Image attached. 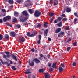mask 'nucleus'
Returning a JSON list of instances; mask_svg holds the SVG:
<instances>
[{"label": "nucleus", "instance_id": "bf43d9fd", "mask_svg": "<svg viewBox=\"0 0 78 78\" xmlns=\"http://www.w3.org/2000/svg\"><path fill=\"white\" fill-rule=\"evenodd\" d=\"M10 64H11L13 63V62L12 61H11V60H10Z\"/></svg>", "mask_w": 78, "mask_h": 78}, {"label": "nucleus", "instance_id": "a18cd8bd", "mask_svg": "<svg viewBox=\"0 0 78 78\" xmlns=\"http://www.w3.org/2000/svg\"><path fill=\"white\" fill-rule=\"evenodd\" d=\"M62 67H63V68H64L65 66H64V64L63 63H61V64Z\"/></svg>", "mask_w": 78, "mask_h": 78}, {"label": "nucleus", "instance_id": "49530a36", "mask_svg": "<svg viewBox=\"0 0 78 78\" xmlns=\"http://www.w3.org/2000/svg\"><path fill=\"white\" fill-rule=\"evenodd\" d=\"M31 51H32V52H34V51H35V50H34V49L32 48L31 50Z\"/></svg>", "mask_w": 78, "mask_h": 78}, {"label": "nucleus", "instance_id": "473e14b6", "mask_svg": "<svg viewBox=\"0 0 78 78\" xmlns=\"http://www.w3.org/2000/svg\"><path fill=\"white\" fill-rule=\"evenodd\" d=\"M69 26H66L65 29L66 30H69Z\"/></svg>", "mask_w": 78, "mask_h": 78}, {"label": "nucleus", "instance_id": "6e6552de", "mask_svg": "<svg viewBox=\"0 0 78 78\" xmlns=\"http://www.w3.org/2000/svg\"><path fill=\"white\" fill-rule=\"evenodd\" d=\"M33 60L35 62L36 64H38V63L40 62V60L38 58H34Z\"/></svg>", "mask_w": 78, "mask_h": 78}, {"label": "nucleus", "instance_id": "69168bd1", "mask_svg": "<svg viewBox=\"0 0 78 78\" xmlns=\"http://www.w3.org/2000/svg\"><path fill=\"white\" fill-rule=\"evenodd\" d=\"M39 33L40 34H42V32L41 31H40Z\"/></svg>", "mask_w": 78, "mask_h": 78}, {"label": "nucleus", "instance_id": "7ed1b4c3", "mask_svg": "<svg viewBox=\"0 0 78 78\" xmlns=\"http://www.w3.org/2000/svg\"><path fill=\"white\" fill-rule=\"evenodd\" d=\"M42 15V13L38 11L37 10H35L34 13V16L35 17H39L40 16Z\"/></svg>", "mask_w": 78, "mask_h": 78}, {"label": "nucleus", "instance_id": "09e8293b", "mask_svg": "<svg viewBox=\"0 0 78 78\" xmlns=\"http://www.w3.org/2000/svg\"><path fill=\"white\" fill-rule=\"evenodd\" d=\"M48 65L49 67H51V64L50 63H48Z\"/></svg>", "mask_w": 78, "mask_h": 78}, {"label": "nucleus", "instance_id": "0e129e2a", "mask_svg": "<svg viewBox=\"0 0 78 78\" xmlns=\"http://www.w3.org/2000/svg\"><path fill=\"white\" fill-rule=\"evenodd\" d=\"M37 27H41V24H38V25H37Z\"/></svg>", "mask_w": 78, "mask_h": 78}, {"label": "nucleus", "instance_id": "8fccbe9b", "mask_svg": "<svg viewBox=\"0 0 78 78\" xmlns=\"http://www.w3.org/2000/svg\"><path fill=\"white\" fill-rule=\"evenodd\" d=\"M43 58H44V59H45V60L48 61L47 58L45 57V56H44Z\"/></svg>", "mask_w": 78, "mask_h": 78}, {"label": "nucleus", "instance_id": "3c124183", "mask_svg": "<svg viewBox=\"0 0 78 78\" xmlns=\"http://www.w3.org/2000/svg\"><path fill=\"white\" fill-rule=\"evenodd\" d=\"M71 12V10H66V12Z\"/></svg>", "mask_w": 78, "mask_h": 78}, {"label": "nucleus", "instance_id": "e2e57ef3", "mask_svg": "<svg viewBox=\"0 0 78 78\" xmlns=\"http://www.w3.org/2000/svg\"><path fill=\"white\" fill-rule=\"evenodd\" d=\"M74 14L76 16H77V13H74Z\"/></svg>", "mask_w": 78, "mask_h": 78}, {"label": "nucleus", "instance_id": "c85d7f7f", "mask_svg": "<svg viewBox=\"0 0 78 78\" xmlns=\"http://www.w3.org/2000/svg\"><path fill=\"white\" fill-rule=\"evenodd\" d=\"M73 45L74 47L75 46H77V42L76 41L73 43Z\"/></svg>", "mask_w": 78, "mask_h": 78}, {"label": "nucleus", "instance_id": "774afa93", "mask_svg": "<svg viewBox=\"0 0 78 78\" xmlns=\"http://www.w3.org/2000/svg\"><path fill=\"white\" fill-rule=\"evenodd\" d=\"M31 76L29 75L28 76V78H31Z\"/></svg>", "mask_w": 78, "mask_h": 78}, {"label": "nucleus", "instance_id": "680f3d73", "mask_svg": "<svg viewBox=\"0 0 78 78\" xmlns=\"http://www.w3.org/2000/svg\"><path fill=\"white\" fill-rule=\"evenodd\" d=\"M2 11L3 12H6V10H2Z\"/></svg>", "mask_w": 78, "mask_h": 78}, {"label": "nucleus", "instance_id": "a878e982", "mask_svg": "<svg viewBox=\"0 0 78 78\" xmlns=\"http://www.w3.org/2000/svg\"><path fill=\"white\" fill-rule=\"evenodd\" d=\"M25 6V7H28V6H31V4H24Z\"/></svg>", "mask_w": 78, "mask_h": 78}, {"label": "nucleus", "instance_id": "4d7b16f0", "mask_svg": "<svg viewBox=\"0 0 78 78\" xmlns=\"http://www.w3.org/2000/svg\"><path fill=\"white\" fill-rule=\"evenodd\" d=\"M50 3H52L53 2V0H50Z\"/></svg>", "mask_w": 78, "mask_h": 78}, {"label": "nucleus", "instance_id": "f3484780", "mask_svg": "<svg viewBox=\"0 0 78 78\" xmlns=\"http://www.w3.org/2000/svg\"><path fill=\"white\" fill-rule=\"evenodd\" d=\"M14 15L16 17H17L19 16V14L18 12H17L16 11H15L14 12Z\"/></svg>", "mask_w": 78, "mask_h": 78}, {"label": "nucleus", "instance_id": "72a5a7b5", "mask_svg": "<svg viewBox=\"0 0 78 78\" xmlns=\"http://www.w3.org/2000/svg\"><path fill=\"white\" fill-rule=\"evenodd\" d=\"M16 2L18 3H21V2H22V0H17L16 1Z\"/></svg>", "mask_w": 78, "mask_h": 78}, {"label": "nucleus", "instance_id": "58836bf2", "mask_svg": "<svg viewBox=\"0 0 78 78\" xmlns=\"http://www.w3.org/2000/svg\"><path fill=\"white\" fill-rule=\"evenodd\" d=\"M17 18H15L13 19V22H17Z\"/></svg>", "mask_w": 78, "mask_h": 78}, {"label": "nucleus", "instance_id": "c03bdc74", "mask_svg": "<svg viewBox=\"0 0 78 78\" xmlns=\"http://www.w3.org/2000/svg\"><path fill=\"white\" fill-rule=\"evenodd\" d=\"M70 50V47H68L67 48V51H69Z\"/></svg>", "mask_w": 78, "mask_h": 78}, {"label": "nucleus", "instance_id": "7c9ffc66", "mask_svg": "<svg viewBox=\"0 0 78 78\" xmlns=\"http://www.w3.org/2000/svg\"><path fill=\"white\" fill-rule=\"evenodd\" d=\"M28 11L30 14H33V13L34 12V11L33 10H29Z\"/></svg>", "mask_w": 78, "mask_h": 78}, {"label": "nucleus", "instance_id": "a19ab883", "mask_svg": "<svg viewBox=\"0 0 78 78\" xmlns=\"http://www.w3.org/2000/svg\"><path fill=\"white\" fill-rule=\"evenodd\" d=\"M66 10H71V8L69 7H68L66 8Z\"/></svg>", "mask_w": 78, "mask_h": 78}, {"label": "nucleus", "instance_id": "79ce46f5", "mask_svg": "<svg viewBox=\"0 0 78 78\" xmlns=\"http://www.w3.org/2000/svg\"><path fill=\"white\" fill-rule=\"evenodd\" d=\"M27 22L23 23V25H27Z\"/></svg>", "mask_w": 78, "mask_h": 78}, {"label": "nucleus", "instance_id": "f03ea898", "mask_svg": "<svg viewBox=\"0 0 78 78\" xmlns=\"http://www.w3.org/2000/svg\"><path fill=\"white\" fill-rule=\"evenodd\" d=\"M27 35L28 37H34V36H35L36 34H37V32L36 31H34L32 34L30 35V33L29 32H28L27 33Z\"/></svg>", "mask_w": 78, "mask_h": 78}, {"label": "nucleus", "instance_id": "1a4fd4ad", "mask_svg": "<svg viewBox=\"0 0 78 78\" xmlns=\"http://www.w3.org/2000/svg\"><path fill=\"white\" fill-rule=\"evenodd\" d=\"M30 69H27L26 70V72H25V74H28L29 75L30 73H31V72L30 71Z\"/></svg>", "mask_w": 78, "mask_h": 78}, {"label": "nucleus", "instance_id": "f257e3e1", "mask_svg": "<svg viewBox=\"0 0 78 78\" xmlns=\"http://www.w3.org/2000/svg\"><path fill=\"white\" fill-rule=\"evenodd\" d=\"M5 53L7 55L3 54V58H5L6 60H8V58H7V57L8 58H9L10 57H11L12 58H13V59L15 60L16 61H17V59L16 58V57L14 55H13L10 52H5Z\"/></svg>", "mask_w": 78, "mask_h": 78}, {"label": "nucleus", "instance_id": "ddd939ff", "mask_svg": "<svg viewBox=\"0 0 78 78\" xmlns=\"http://www.w3.org/2000/svg\"><path fill=\"white\" fill-rule=\"evenodd\" d=\"M61 28H59L57 29L55 31V33H59L60 31H61Z\"/></svg>", "mask_w": 78, "mask_h": 78}, {"label": "nucleus", "instance_id": "e433bc0d", "mask_svg": "<svg viewBox=\"0 0 78 78\" xmlns=\"http://www.w3.org/2000/svg\"><path fill=\"white\" fill-rule=\"evenodd\" d=\"M76 22H77V19H75L74 20V24L75 25V24H76Z\"/></svg>", "mask_w": 78, "mask_h": 78}, {"label": "nucleus", "instance_id": "393cba45", "mask_svg": "<svg viewBox=\"0 0 78 78\" xmlns=\"http://www.w3.org/2000/svg\"><path fill=\"white\" fill-rule=\"evenodd\" d=\"M58 1H56V2H55L54 3V5L56 6L58 5Z\"/></svg>", "mask_w": 78, "mask_h": 78}, {"label": "nucleus", "instance_id": "4468645a", "mask_svg": "<svg viewBox=\"0 0 78 78\" xmlns=\"http://www.w3.org/2000/svg\"><path fill=\"white\" fill-rule=\"evenodd\" d=\"M4 37L6 39H7V40H9V35L8 34H5L4 35Z\"/></svg>", "mask_w": 78, "mask_h": 78}, {"label": "nucleus", "instance_id": "6e6d98bb", "mask_svg": "<svg viewBox=\"0 0 78 78\" xmlns=\"http://www.w3.org/2000/svg\"><path fill=\"white\" fill-rule=\"evenodd\" d=\"M40 56L41 58H42L43 57H44V56L43 55V54H41L40 55Z\"/></svg>", "mask_w": 78, "mask_h": 78}, {"label": "nucleus", "instance_id": "5fc2aeb1", "mask_svg": "<svg viewBox=\"0 0 78 78\" xmlns=\"http://www.w3.org/2000/svg\"><path fill=\"white\" fill-rule=\"evenodd\" d=\"M58 22L57 20H55L54 21V23H57V22Z\"/></svg>", "mask_w": 78, "mask_h": 78}, {"label": "nucleus", "instance_id": "9d476101", "mask_svg": "<svg viewBox=\"0 0 78 78\" xmlns=\"http://www.w3.org/2000/svg\"><path fill=\"white\" fill-rule=\"evenodd\" d=\"M38 37H39V40L37 41V43L38 44H41V35H38Z\"/></svg>", "mask_w": 78, "mask_h": 78}, {"label": "nucleus", "instance_id": "f704fd0d", "mask_svg": "<svg viewBox=\"0 0 78 78\" xmlns=\"http://www.w3.org/2000/svg\"><path fill=\"white\" fill-rule=\"evenodd\" d=\"M47 25H48V23H45L44 24V28H46L47 27Z\"/></svg>", "mask_w": 78, "mask_h": 78}, {"label": "nucleus", "instance_id": "a211bd4d", "mask_svg": "<svg viewBox=\"0 0 78 78\" xmlns=\"http://www.w3.org/2000/svg\"><path fill=\"white\" fill-rule=\"evenodd\" d=\"M22 14H23V15L24 16H28V13L27 12L25 11H23L22 12Z\"/></svg>", "mask_w": 78, "mask_h": 78}, {"label": "nucleus", "instance_id": "052dcab7", "mask_svg": "<svg viewBox=\"0 0 78 78\" xmlns=\"http://www.w3.org/2000/svg\"><path fill=\"white\" fill-rule=\"evenodd\" d=\"M70 41H71V39H69L68 41H67V42H70Z\"/></svg>", "mask_w": 78, "mask_h": 78}, {"label": "nucleus", "instance_id": "c9c22d12", "mask_svg": "<svg viewBox=\"0 0 78 78\" xmlns=\"http://www.w3.org/2000/svg\"><path fill=\"white\" fill-rule=\"evenodd\" d=\"M53 16H54V13L51 12L50 14V17H53Z\"/></svg>", "mask_w": 78, "mask_h": 78}, {"label": "nucleus", "instance_id": "412c9836", "mask_svg": "<svg viewBox=\"0 0 78 78\" xmlns=\"http://www.w3.org/2000/svg\"><path fill=\"white\" fill-rule=\"evenodd\" d=\"M39 72H41V73H44V69L41 68L39 69L38 71Z\"/></svg>", "mask_w": 78, "mask_h": 78}, {"label": "nucleus", "instance_id": "39448f33", "mask_svg": "<svg viewBox=\"0 0 78 78\" xmlns=\"http://www.w3.org/2000/svg\"><path fill=\"white\" fill-rule=\"evenodd\" d=\"M25 41V38L23 37L20 38L18 40V42L20 43H22V42H24Z\"/></svg>", "mask_w": 78, "mask_h": 78}, {"label": "nucleus", "instance_id": "f8f14e48", "mask_svg": "<svg viewBox=\"0 0 78 78\" xmlns=\"http://www.w3.org/2000/svg\"><path fill=\"white\" fill-rule=\"evenodd\" d=\"M64 34V32L61 31L60 33H59L58 35V37H61L62 36H63Z\"/></svg>", "mask_w": 78, "mask_h": 78}, {"label": "nucleus", "instance_id": "37998d69", "mask_svg": "<svg viewBox=\"0 0 78 78\" xmlns=\"http://www.w3.org/2000/svg\"><path fill=\"white\" fill-rule=\"evenodd\" d=\"M65 16H66V15L64 14H62L61 15V17H62V18H63V17H65Z\"/></svg>", "mask_w": 78, "mask_h": 78}, {"label": "nucleus", "instance_id": "4c0bfd02", "mask_svg": "<svg viewBox=\"0 0 78 78\" xmlns=\"http://www.w3.org/2000/svg\"><path fill=\"white\" fill-rule=\"evenodd\" d=\"M49 70L50 72H53V69L52 68L50 67Z\"/></svg>", "mask_w": 78, "mask_h": 78}, {"label": "nucleus", "instance_id": "de8ad7c7", "mask_svg": "<svg viewBox=\"0 0 78 78\" xmlns=\"http://www.w3.org/2000/svg\"><path fill=\"white\" fill-rule=\"evenodd\" d=\"M63 20H65V21H67V19L66 18H63L62 19Z\"/></svg>", "mask_w": 78, "mask_h": 78}, {"label": "nucleus", "instance_id": "c756f323", "mask_svg": "<svg viewBox=\"0 0 78 78\" xmlns=\"http://www.w3.org/2000/svg\"><path fill=\"white\" fill-rule=\"evenodd\" d=\"M3 38V35L0 34V40H2Z\"/></svg>", "mask_w": 78, "mask_h": 78}, {"label": "nucleus", "instance_id": "cd10ccee", "mask_svg": "<svg viewBox=\"0 0 78 78\" xmlns=\"http://www.w3.org/2000/svg\"><path fill=\"white\" fill-rule=\"evenodd\" d=\"M3 20L4 22H6V20H8L6 16L5 17H4L3 19Z\"/></svg>", "mask_w": 78, "mask_h": 78}, {"label": "nucleus", "instance_id": "13d9d810", "mask_svg": "<svg viewBox=\"0 0 78 78\" xmlns=\"http://www.w3.org/2000/svg\"><path fill=\"white\" fill-rule=\"evenodd\" d=\"M9 23H6V25H7V26H8V27H9Z\"/></svg>", "mask_w": 78, "mask_h": 78}, {"label": "nucleus", "instance_id": "b1692460", "mask_svg": "<svg viewBox=\"0 0 78 78\" xmlns=\"http://www.w3.org/2000/svg\"><path fill=\"white\" fill-rule=\"evenodd\" d=\"M11 68L12 69H13L14 70H16L17 68H16L15 66H11Z\"/></svg>", "mask_w": 78, "mask_h": 78}, {"label": "nucleus", "instance_id": "20e7f679", "mask_svg": "<svg viewBox=\"0 0 78 78\" xmlns=\"http://www.w3.org/2000/svg\"><path fill=\"white\" fill-rule=\"evenodd\" d=\"M20 22H25L26 20H27L28 19V17L26 16L24 18H23L22 16H21L20 17Z\"/></svg>", "mask_w": 78, "mask_h": 78}, {"label": "nucleus", "instance_id": "2eb2a0df", "mask_svg": "<svg viewBox=\"0 0 78 78\" xmlns=\"http://www.w3.org/2000/svg\"><path fill=\"white\" fill-rule=\"evenodd\" d=\"M45 78H50V75L48 73H46L45 76Z\"/></svg>", "mask_w": 78, "mask_h": 78}, {"label": "nucleus", "instance_id": "ea45409f", "mask_svg": "<svg viewBox=\"0 0 78 78\" xmlns=\"http://www.w3.org/2000/svg\"><path fill=\"white\" fill-rule=\"evenodd\" d=\"M73 66H76V62H73V64H72Z\"/></svg>", "mask_w": 78, "mask_h": 78}, {"label": "nucleus", "instance_id": "aec40b11", "mask_svg": "<svg viewBox=\"0 0 78 78\" xmlns=\"http://www.w3.org/2000/svg\"><path fill=\"white\" fill-rule=\"evenodd\" d=\"M58 70L60 72H61L62 71H63V70H64V69L61 67H59L58 68Z\"/></svg>", "mask_w": 78, "mask_h": 78}, {"label": "nucleus", "instance_id": "5701e85b", "mask_svg": "<svg viewBox=\"0 0 78 78\" xmlns=\"http://www.w3.org/2000/svg\"><path fill=\"white\" fill-rule=\"evenodd\" d=\"M57 25L58 27H61V26L62 25V22H60L59 23L57 24Z\"/></svg>", "mask_w": 78, "mask_h": 78}, {"label": "nucleus", "instance_id": "4be33fe9", "mask_svg": "<svg viewBox=\"0 0 78 78\" xmlns=\"http://www.w3.org/2000/svg\"><path fill=\"white\" fill-rule=\"evenodd\" d=\"M56 63H54L52 64V67L53 68L55 69V68H56Z\"/></svg>", "mask_w": 78, "mask_h": 78}, {"label": "nucleus", "instance_id": "dca6fc26", "mask_svg": "<svg viewBox=\"0 0 78 78\" xmlns=\"http://www.w3.org/2000/svg\"><path fill=\"white\" fill-rule=\"evenodd\" d=\"M8 2L11 5H12V4H14V1L13 0H9Z\"/></svg>", "mask_w": 78, "mask_h": 78}, {"label": "nucleus", "instance_id": "864d4df0", "mask_svg": "<svg viewBox=\"0 0 78 78\" xmlns=\"http://www.w3.org/2000/svg\"><path fill=\"white\" fill-rule=\"evenodd\" d=\"M47 56L48 58H50V54L47 55Z\"/></svg>", "mask_w": 78, "mask_h": 78}, {"label": "nucleus", "instance_id": "9b49d317", "mask_svg": "<svg viewBox=\"0 0 78 78\" xmlns=\"http://www.w3.org/2000/svg\"><path fill=\"white\" fill-rule=\"evenodd\" d=\"M48 32V30L45 29L44 31V36L46 37L47 36V33Z\"/></svg>", "mask_w": 78, "mask_h": 78}, {"label": "nucleus", "instance_id": "0eeeda50", "mask_svg": "<svg viewBox=\"0 0 78 78\" xmlns=\"http://www.w3.org/2000/svg\"><path fill=\"white\" fill-rule=\"evenodd\" d=\"M34 62L33 60L31 61V60H29L28 62L29 66H33V65L34 64Z\"/></svg>", "mask_w": 78, "mask_h": 78}, {"label": "nucleus", "instance_id": "6ab92c4d", "mask_svg": "<svg viewBox=\"0 0 78 78\" xmlns=\"http://www.w3.org/2000/svg\"><path fill=\"white\" fill-rule=\"evenodd\" d=\"M6 18H7V20H11V17L9 16H6Z\"/></svg>", "mask_w": 78, "mask_h": 78}, {"label": "nucleus", "instance_id": "423d86ee", "mask_svg": "<svg viewBox=\"0 0 78 78\" xmlns=\"http://www.w3.org/2000/svg\"><path fill=\"white\" fill-rule=\"evenodd\" d=\"M10 35L11 36H12L13 37H15L17 34L14 32H11L10 33Z\"/></svg>", "mask_w": 78, "mask_h": 78}, {"label": "nucleus", "instance_id": "2f4dec72", "mask_svg": "<svg viewBox=\"0 0 78 78\" xmlns=\"http://www.w3.org/2000/svg\"><path fill=\"white\" fill-rule=\"evenodd\" d=\"M16 26L18 28H20L21 27V26L20 24H17L16 25Z\"/></svg>", "mask_w": 78, "mask_h": 78}, {"label": "nucleus", "instance_id": "338daca9", "mask_svg": "<svg viewBox=\"0 0 78 78\" xmlns=\"http://www.w3.org/2000/svg\"><path fill=\"white\" fill-rule=\"evenodd\" d=\"M48 40L49 41H51V38H48Z\"/></svg>", "mask_w": 78, "mask_h": 78}, {"label": "nucleus", "instance_id": "603ef678", "mask_svg": "<svg viewBox=\"0 0 78 78\" xmlns=\"http://www.w3.org/2000/svg\"><path fill=\"white\" fill-rule=\"evenodd\" d=\"M3 23V20L1 19H0V23Z\"/></svg>", "mask_w": 78, "mask_h": 78}, {"label": "nucleus", "instance_id": "bb28decb", "mask_svg": "<svg viewBox=\"0 0 78 78\" xmlns=\"http://www.w3.org/2000/svg\"><path fill=\"white\" fill-rule=\"evenodd\" d=\"M61 19H62V18H61V17H59L57 18V21L58 22L61 21Z\"/></svg>", "mask_w": 78, "mask_h": 78}]
</instances>
